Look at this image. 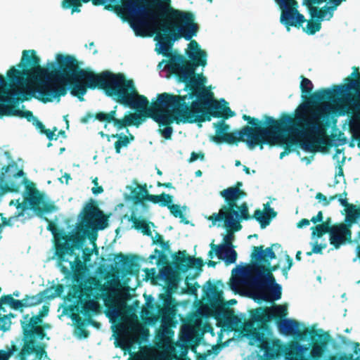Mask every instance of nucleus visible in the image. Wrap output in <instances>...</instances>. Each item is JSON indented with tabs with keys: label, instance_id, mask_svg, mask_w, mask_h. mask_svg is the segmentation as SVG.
Instances as JSON below:
<instances>
[{
	"label": "nucleus",
	"instance_id": "obj_40",
	"mask_svg": "<svg viewBox=\"0 0 360 360\" xmlns=\"http://www.w3.org/2000/svg\"><path fill=\"white\" fill-rule=\"evenodd\" d=\"M303 31L309 35H313L321 29V23L318 20L311 19L307 21L306 27H303Z\"/></svg>",
	"mask_w": 360,
	"mask_h": 360
},
{
	"label": "nucleus",
	"instance_id": "obj_42",
	"mask_svg": "<svg viewBox=\"0 0 360 360\" xmlns=\"http://www.w3.org/2000/svg\"><path fill=\"white\" fill-rule=\"evenodd\" d=\"M226 320L229 327H230L231 330H234L236 328L238 327L241 322L240 319L237 315H235L233 311L229 312Z\"/></svg>",
	"mask_w": 360,
	"mask_h": 360
},
{
	"label": "nucleus",
	"instance_id": "obj_16",
	"mask_svg": "<svg viewBox=\"0 0 360 360\" xmlns=\"http://www.w3.org/2000/svg\"><path fill=\"white\" fill-rule=\"evenodd\" d=\"M268 207L264 212L259 209L255 211L252 216H250L248 211V206L246 202H243L240 205H237L236 210L238 212V216H234V219L239 220H249L252 218L255 219L260 224L262 229L266 228L269 225L271 219L276 217L277 212L269 206V204L265 205V208Z\"/></svg>",
	"mask_w": 360,
	"mask_h": 360
},
{
	"label": "nucleus",
	"instance_id": "obj_18",
	"mask_svg": "<svg viewBox=\"0 0 360 360\" xmlns=\"http://www.w3.org/2000/svg\"><path fill=\"white\" fill-rule=\"evenodd\" d=\"M21 326L23 333L24 345L20 351L18 356L20 358V360H25L27 355L34 352V349L37 345L34 338L38 337L41 340H43L46 333L44 328H33L22 323H21Z\"/></svg>",
	"mask_w": 360,
	"mask_h": 360
},
{
	"label": "nucleus",
	"instance_id": "obj_64",
	"mask_svg": "<svg viewBox=\"0 0 360 360\" xmlns=\"http://www.w3.org/2000/svg\"><path fill=\"white\" fill-rule=\"evenodd\" d=\"M163 240V237L160 233H157L155 235V237L153 238V244H158L160 242Z\"/></svg>",
	"mask_w": 360,
	"mask_h": 360
},
{
	"label": "nucleus",
	"instance_id": "obj_47",
	"mask_svg": "<svg viewBox=\"0 0 360 360\" xmlns=\"http://www.w3.org/2000/svg\"><path fill=\"white\" fill-rule=\"evenodd\" d=\"M101 113H108L107 112L99 111L96 112L95 114L91 113V112H87L81 119L80 122L83 124H87L91 120H96L99 121V119L97 118V115Z\"/></svg>",
	"mask_w": 360,
	"mask_h": 360
},
{
	"label": "nucleus",
	"instance_id": "obj_22",
	"mask_svg": "<svg viewBox=\"0 0 360 360\" xmlns=\"http://www.w3.org/2000/svg\"><path fill=\"white\" fill-rule=\"evenodd\" d=\"M252 290L257 299L265 302L278 300L281 298L282 295L281 285L277 283L262 288L253 289Z\"/></svg>",
	"mask_w": 360,
	"mask_h": 360
},
{
	"label": "nucleus",
	"instance_id": "obj_58",
	"mask_svg": "<svg viewBox=\"0 0 360 360\" xmlns=\"http://www.w3.org/2000/svg\"><path fill=\"white\" fill-rule=\"evenodd\" d=\"M326 245H321V244H318V243L316 242L313 248H312V252H314V254H321L322 253V250L323 248H326Z\"/></svg>",
	"mask_w": 360,
	"mask_h": 360
},
{
	"label": "nucleus",
	"instance_id": "obj_27",
	"mask_svg": "<svg viewBox=\"0 0 360 360\" xmlns=\"http://www.w3.org/2000/svg\"><path fill=\"white\" fill-rule=\"evenodd\" d=\"M147 193L148 189L146 184L142 185L138 184L137 186L131 191V198L134 205L140 204L143 207L148 208V205L145 202Z\"/></svg>",
	"mask_w": 360,
	"mask_h": 360
},
{
	"label": "nucleus",
	"instance_id": "obj_63",
	"mask_svg": "<svg viewBox=\"0 0 360 360\" xmlns=\"http://www.w3.org/2000/svg\"><path fill=\"white\" fill-rule=\"evenodd\" d=\"M158 244L161 245L163 250L167 251V250H169L170 246H169V241H165L163 240L161 242H160Z\"/></svg>",
	"mask_w": 360,
	"mask_h": 360
},
{
	"label": "nucleus",
	"instance_id": "obj_50",
	"mask_svg": "<svg viewBox=\"0 0 360 360\" xmlns=\"http://www.w3.org/2000/svg\"><path fill=\"white\" fill-rule=\"evenodd\" d=\"M33 353H34L39 359H41L44 355L46 356L45 345L44 344L37 345Z\"/></svg>",
	"mask_w": 360,
	"mask_h": 360
},
{
	"label": "nucleus",
	"instance_id": "obj_55",
	"mask_svg": "<svg viewBox=\"0 0 360 360\" xmlns=\"http://www.w3.org/2000/svg\"><path fill=\"white\" fill-rule=\"evenodd\" d=\"M316 198L319 200L323 201V205L326 207L330 204V200H328L326 195H324L321 193H317L316 195Z\"/></svg>",
	"mask_w": 360,
	"mask_h": 360
},
{
	"label": "nucleus",
	"instance_id": "obj_41",
	"mask_svg": "<svg viewBox=\"0 0 360 360\" xmlns=\"http://www.w3.org/2000/svg\"><path fill=\"white\" fill-rule=\"evenodd\" d=\"M253 264H256V270H258V271H270V272H274L276 270H278L279 268H280V265L279 264H274V265H271V261H269L267 263L266 262H253Z\"/></svg>",
	"mask_w": 360,
	"mask_h": 360
},
{
	"label": "nucleus",
	"instance_id": "obj_10",
	"mask_svg": "<svg viewBox=\"0 0 360 360\" xmlns=\"http://www.w3.org/2000/svg\"><path fill=\"white\" fill-rule=\"evenodd\" d=\"M302 80L300 82V89L302 94V98L304 100H307V103L303 105H307L308 109L310 111H315L317 110H321L323 113H325V119L328 117V112H327L325 109L322 108H318L316 109H311L308 106V104L314 105L320 102H323L326 100L334 101L335 98L339 96L340 89H344L345 87L349 89H354L352 85H334L333 89L331 90L330 89H322L312 93V90L314 88L313 84L310 79L304 77V76H301Z\"/></svg>",
	"mask_w": 360,
	"mask_h": 360
},
{
	"label": "nucleus",
	"instance_id": "obj_39",
	"mask_svg": "<svg viewBox=\"0 0 360 360\" xmlns=\"http://www.w3.org/2000/svg\"><path fill=\"white\" fill-rule=\"evenodd\" d=\"M4 298H6L7 304L15 310H20L22 311V308H25V298L21 300H15L11 295H4Z\"/></svg>",
	"mask_w": 360,
	"mask_h": 360
},
{
	"label": "nucleus",
	"instance_id": "obj_14",
	"mask_svg": "<svg viewBox=\"0 0 360 360\" xmlns=\"http://www.w3.org/2000/svg\"><path fill=\"white\" fill-rule=\"evenodd\" d=\"M345 0H305V4L309 8L311 18L321 22L329 20L333 16V12L337 7Z\"/></svg>",
	"mask_w": 360,
	"mask_h": 360
},
{
	"label": "nucleus",
	"instance_id": "obj_12",
	"mask_svg": "<svg viewBox=\"0 0 360 360\" xmlns=\"http://www.w3.org/2000/svg\"><path fill=\"white\" fill-rule=\"evenodd\" d=\"M23 176V170L18 169L15 162L4 167L0 174V195L8 192H18L22 182L27 181L26 179L19 181Z\"/></svg>",
	"mask_w": 360,
	"mask_h": 360
},
{
	"label": "nucleus",
	"instance_id": "obj_29",
	"mask_svg": "<svg viewBox=\"0 0 360 360\" xmlns=\"http://www.w3.org/2000/svg\"><path fill=\"white\" fill-rule=\"evenodd\" d=\"M115 259H119L118 262L123 266L127 274L131 275L139 274V265L132 258L125 256L120 252L116 255Z\"/></svg>",
	"mask_w": 360,
	"mask_h": 360
},
{
	"label": "nucleus",
	"instance_id": "obj_57",
	"mask_svg": "<svg viewBox=\"0 0 360 360\" xmlns=\"http://www.w3.org/2000/svg\"><path fill=\"white\" fill-rule=\"evenodd\" d=\"M32 124L37 127V129L39 130L41 134L46 128L44 124L41 121H39L37 117L34 119Z\"/></svg>",
	"mask_w": 360,
	"mask_h": 360
},
{
	"label": "nucleus",
	"instance_id": "obj_4",
	"mask_svg": "<svg viewBox=\"0 0 360 360\" xmlns=\"http://www.w3.org/2000/svg\"><path fill=\"white\" fill-rule=\"evenodd\" d=\"M169 0H126L123 2V10L128 13L137 15L132 27L137 35L139 30L146 25L144 20L152 22L155 26V39L162 51L159 53L169 57V53L175 41L184 38L189 41L197 34L198 26L194 22V15L191 12L173 8L169 5Z\"/></svg>",
	"mask_w": 360,
	"mask_h": 360
},
{
	"label": "nucleus",
	"instance_id": "obj_54",
	"mask_svg": "<svg viewBox=\"0 0 360 360\" xmlns=\"http://www.w3.org/2000/svg\"><path fill=\"white\" fill-rule=\"evenodd\" d=\"M186 281L188 292L191 295L196 294L197 290L200 287V285L198 284V283H195V284L193 285V284L189 283L187 281V279L186 280Z\"/></svg>",
	"mask_w": 360,
	"mask_h": 360
},
{
	"label": "nucleus",
	"instance_id": "obj_26",
	"mask_svg": "<svg viewBox=\"0 0 360 360\" xmlns=\"http://www.w3.org/2000/svg\"><path fill=\"white\" fill-rule=\"evenodd\" d=\"M49 307L44 305L41 309L39 311V314L36 316H33L31 318L29 314H26L24 316V319L25 321H21V323L25 324L31 328H43L40 324L42 323V318L47 316L49 313Z\"/></svg>",
	"mask_w": 360,
	"mask_h": 360
},
{
	"label": "nucleus",
	"instance_id": "obj_2",
	"mask_svg": "<svg viewBox=\"0 0 360 360\" xmlns=\"http://www.w3.org/2000/svg\"><path fill=\"white\" fill-rule=\"evenodd\" d=\"M186 52L191 61L187 60L182 55L171 56L167 63V70L176 75L179 81L185 84L188 95H174L168 93L159 94L157 100L153 101V110L149 118L156 122L159 133L167 140L172 139L173 129L170 126L174 122L179 123H201L210 121L211 117L228 119L234 115L231 108L224 102V105L214 99L213 93L206 89V78L195 74V68L207 64V53L200 49L195 40L188 44Z\"/></svg>",
	"mask_w": 360,
	"mask_h": 360
},
{
	"label": "nucleus",
	"instance_id": "obj_17",
	"mask_svg": "<svg viewBox=\"0 0 360 360\" xmlns=\"http://www.w3.org/2000/svg\"><path fill=\"white\" fill-rule=\"evenodd\" d=\"M287 315V308L283 305H275L271 307H258L251 311L250 316L253 321L260 325L266 324L272 319L278 321Z\"/></svg>",
	"mask_w": 360,
	"mask_h": 360
},
{
	"label": "nucleus",
	"instance_id": "obj_56",
	"mask_svg": "<svg viewBox=\"0 0 360 360\" xmlns=\"http://www.w3.org/2000/svg\"><path fill=\"white\" fill-rule=\"evenodd\" d=\"M92 255V250L88 248L83 250V259L85 263L90 261L91 256Z\"/></svg>",
	"mask_w": 360,
	"mask_h": 360
},
{
	"label": "nucleus",
	"instance_id": "obj_51",
	"mask_svg": "<svg viewBox=\"0 0 360 360\" xmlns=\"http://www.w3.org/2000/svg\"><path fill=\"white\" fill-rule=\"evenodd\" d=\"M200 159V160H204L205 159V153L202 151L199 153L192 152L188 159L189 162H193L197 160Z\"/></svg>",
	"mask_w": 360,
	"mask_h": 360
},
{
	"label": "nucleus",
	"instance_id": "obj_3",
	"mask_svg": "<svg viewBox=\"0 0 360 360\" xmlns=\"http://www.w3.org/2000/svg\"><path fill=\"white\" fill-rule=\"evenodd\" d=\"M325 116L321 110L310 111L307 105H300L293 115L283 112L278 120L264 115L266 127L252 129L247 125L232 133L228 132L229 125L221 120L213 124L216 134L210 139L217 144L245 142L251 149L257 146L263 149L264 144H279L291 147L298 145L311 153L323 151L322 146H332L326 136L329 122H324Z\"/></svg>",
	"mask_w": 360,
	"mask_h": 360
},
{
	"label": "nucleus",
	"instance_id": "obj_34",
	"mask_svg": "<svg viewBox=\"0 0 360 360\" xmlns=\"http://www.w3.org/2000/svg\"><path fill=\"white\" fill-rule=\"evenodd\" d=\"M330 219L328 218L327 221L322 222L321 224L312 226V236L321 238L327 233H330L332 230V228L333 227L330 225Z\"/></svg>",
	"mask_w": 360,
	"mask_h": 360
},
{
	"label": "nucleus",
	"instance_id": "obj_8",
	"mask_svg": "<svg viewBox=\"0 0 360 360\" xmlns=\"http://www.w3.org/2000/svg\"><path fill=\"white\" fill-rule=\"evenodd\" d=\"M149 101L146 105H137L131 106L127 105L140 110V113H131L125 114L122 119L116 117L117 115V106L114 107V109L108 112V113H101L97 115V118L99 119V122L104 123V127L106 128L108 124L112 123L113 126L117 129L121 130L129 126H135L139 127L140 124L143 122L146 118H149V115L151 114L153 110V103L151 105L148 107Z\"/></svg>",
	"mask_w": 360,
	"mask_h": 360
},
{
	"label": "nucleus",
	"instance_id": "obj_35",
	"mask_svg": "<svg viewBox=\"0 0 360 360\" xmlns=\"http://www.w3.org/2000/svg\"><path fill=\"white\" fill-rule=\"evenodd\" d=\"M98 304L96 302L92 300L85 301L82 304L81 306V313L85 317H88V321L94 325V322L91 319V314L96 312L97 310Z\"/></svg>",
	"mask_w": 360,
	"mask_h": 360
},
{
	"label": "nucleus",
	"instance_id": "obj_48",
	"mask_svg": "<svg viewBox=\"0 0 360 360\" xmlns=\"http://www.w3.org/2000/svg\"><path fill=\"white\" fill-rule=\"evenodd\" d=\"M167 206L174 217L179 218L184 217V214L181 210L179 205L174 204L171 205V203H169Z\"/></svg>",
	"mask_w": 360,
	"mask_h": 360
},
{
	"label": "nucleus",
	"instance_id": "obj_30",
	"mask_svg": "<svg viewBox=\"0 0 360 360\" xmlns=\"http://www.w3.org/2000/svg\"><path fill=\"white\" fill-rule=\"evenodd\" d=\"M190 257L186 251H179L173 255L172 258L175 267L182 271H186L189 268Z\"/></svg>",
	"mask_w": 360,
	"mask_h": 360
},
{
	"label": "nucleus",
	"instance_id": "obj_59",
	"mask_svg": "<svg viewBox=\"0 0 360 360\" xmlns=\"http://www.w3.org/2000/svg\"><path fill=\"white\" fill-rule=\"evenodd\" d=\"M18 350V347L15 345L13 344L11 347V348H9L7 351L4 350V354H8V359H9V358L13 355V354L16 352Z\"/></svg>",
	"mask_w": 360,
	"mask_h": 360
},
{
	"label": "nucleus",
	"instance_id": "obj_21",
	"mask_svg": "<svg viewBox=\"0 0 360 360\" xmlns=\"http://www.w3.org/2000/svg\"><path fill=\"white\" fill-rule=\"evenodd\" d=\"M228 234L224 238V244L216 246L217 256L219 259L224 261L226 265L233 264L237 259V252L233 249L232 240L233 239V231H228Z\"/></svg>",
	"mask_w": 360,
	"mask_h": 360
},
{
	"label": "nucleus",
	"instance_id": "obj_9",
	"mask_svg": "<svg viewBox=\"0 0 360 360\" xmlns=\"http://www.w3.org/2000/svg\"><path fill=\"white\" fill-rule=\"evenodd\" d=\"M160 273L165 278V292L159 295V299L162 301V304L156 306L159 317L163 323H167L172 320L176 314V300L172 295L178 288V279L175 274L170 269L160 270Z\"/></svg>",
	"mask_w": 360,
	"mask_h": 360
},
{
	"label": "nucleus",
	"instance_id": "obj_61",
	"mask_svg": "<svg viewBox=\"0 0 360 360\" xmlns=\"http://www.w3.org/2000/svg\"><path fill=\"white\" fill-rule=\"evenodd\" d=\"M216 246H219L218 245H214L213 243H212L210 244V248H211V250L209 251L208 252V256L210 257V258H213L214 257V253L217 255V248Z\"/></svg>",
	"mask_w": 360,
	"mask_h": 360
},
{
	"label": "nucleus",
	"instance_id": "obj_60",
	"mask_svg": "<svg viewBox=\"0 0 360 360\" xmlns=\"http://www.w3.org/2000/svg\"><path fill=\"white\" fill-rule=\"evenodd\" d=\"M310 221L307 219H302L297 224V228H303L304 226H307L309 225Z\"/></svg>",
	"mask_w": 360,
	"mask_h": 360
},
{
	"label": "nucleus",
	"instance_id": "obj_5",
	"mask_svg": "<svg viewBox=\"0 0 360 360\" xmlns=\"http://www.w3.org/2000/svg\"><path fill=\"white\" fill-rule=\"evenodd\" d=\"M108 226V217L99 209L96 202L91 200L82 212L81 221L76 226V233H62L56 242V255L61 273L65 278L72 276L78 281L86 269L79 254L75 252L83 245L87 231L103 230Z\"/></svg>",
	"mask_w": 360,
	"mask_h": 360
},
{
	"label": "nucleus",
	"instance_id": "obj_31",
	"mask_svg": "<svg viewBox=\"0 0 360 360\" xmlns=\"http://www.w3.org/2000/svg\"><path fill=\"white\" fill-rule=\"evenodd\" d=\"M130 221L132 222L133 227L135 229L141 231V232L146 236H152L150 224L153 226L154 224L153 222L148 221L145 219H140L133 215L131 217Z\"/></svg>",
	"mask_w": 360,
	"mask_h": 360
},
{
	"label": "nucleus",
	"instance_id": "obj_7",
	"mask_svg": "<svg viewBox=\"0 0 360 360\" xmlns=\"http://www.w3.org/2000/svg\"><path fill=\"white\" fill-rule=\"evenodd\" d=\"M5 84L4 77L0 75V86ZM36 85L32 90L13 88L11 91L5 92L4 96L0 97V117L16 116L25 118L29 122H33L36 118L32 111L21 110L18 108L19 102L30 100L32 97L39 96V93L34 91Z\"/></svg>",
	"mask_w": 360,
	"mask_h": 360
},
{
	"label": "nucleus",
	"instance_id": "obj_38",
	"mask_svg": "<svg viewBox=\"0 0 360 360\" xmlns=\"http://www.w3.org/2000/svg\"><path fill=\"white\" fill-rule=\"evenodd\" d=\"M112 138H117V141L115 142L114 147L115 153H120L122 148L127 147L129 145V139L127 136L123 134H111Z\"/></svg>",
	"mask_w": 360,
	"mask_h": 360
},
{
	"label": "nucleus",
	"instance_id": "obj_32",
	"mask_svg": "<svg viewBox=\"0 0 360 360\" xmlns=\"http://www.w3.org/2000/svg\"><path fill=\"white\" fill-rule=\"evenodd\" d=\"M146 200L154 204L160 203L161 206H166L172 202V196L165 193L160 195H152L147 193Z\"/></svg>",
	"mask_w": 360,
	"mask_h": 360
},
{
	"label": "nucleus",
	"instance_id": "obj_24",
	"mask_svg": "<svg viewBox=\"0 0 360 360\" xmlns=\"http://www.w3.org/2000/svg\"><path fill=\"white\" fill-rule=\"evenodd\" d=\"M170 321L171 320L167 322V323H169ZM161 322L163 325L158 331L155 335V339L157 340V345L159 347H164L170 343L172 338L174 335V331L168 326H165L166 323H163L162 321Z\"/></svg>",
	"mask_w": 360,
	"mask_h": 360
},
{
	"label": "nucleus",
	"instance_id": "obj_37",
	"mask_svg": "<svg viewBox=\"0 0 360 360\" xmlns=\"http://www.w3.org/2000/svg\"><path fill=\"white\" fill-rule=\"evenodd\" d=\"M352 69H353L352 73L351 74V75L349 77H348L346 79V80L348 81L349 83L348 84H346L345 86L352 85L354 87V89H349V88H347V87H345L342 89H340V93L339 94V95H343L347 91V90H355L356 86H358L359 84V79H354L352 78L353 77H356L360 79L359 68L358 67L354 66L352 68Z\"/></svg>",
	"mask_w": 360,
	"mask_h": 360
},
{
	"label": "nucleus",
	"instance_id": "obj_53",
	"mask_svg": "<svg viewBox=\"0 0 360 360\" xmlns=\"http://www.w3.org/2000/svg\"><path fill=\"white\" fill-rule=\"evenodd\" d=\"M57 128L56 127H53V130L45 128V129L43 131L41 134H45L49 141H51L53 139L56 140L57 137L54 138L55 132Z\"/></svg>",
	"mask_w": 360,
	"mask_h": 360
},
{
	"label": "nucleus",
	"instance_id": "obj_28",
	"mask_svg": "<svg viewBox=\"0 0 360 360\" xmlns=\"http://www.w3.org/2000/svg\"><path fill=\"white\" fill-rule=\"evenodd\" d=\"M310 334H315L316 335H318L321 340L323 338L321 344L314 343L310 351L311 358L314 360H319L323 355V347L327 344L330 338V335L328 333L319 335L316 331L315 333H311Z\"/></svg>",
	"mask_w": 360,
	"mask_h": 360
},
{
	"label": "nucleus",
	"instance_id": "obj_23",
	"mask_svg": "<svg viewBox=\"0 0 360 360\" xmlns=\"http://www.w3.org/2000/svg\"><path fill=\"white\" fill-rule=\"evenodd\" d=\"M281 247V245L279 243H274L265 249H264V245L253 246L250 255L251 260L254 262H266L268 264L269 261L276 258L274 248L277 250Z\"/></svg>",
	"mask_w": 360,
	"mask_h": 360
},
{
	"label": "nucleus",
	"instance_id": "obj_1",
	"mask_svg": "<svg viewBox=\"0 0 360 360\" xmlns=\"http://www.w3.org/2000/svg\"><path fill=\"white\" fill-rule=\"evenodd\" d=\"M56 59L58 68L51 62L49 65L52 70H49L40 65V58L34 50H24L18 67H30V69L19 70L12 67L6 76L13 84L20 82L24 76L31 75L46 78V80L38 82L34 89V91L39 93L35 98L44 103L66 95V85L69 86L71 94L80 101L84 100L88 88H98L123 105L144 106L148 103V98L139 94L133 80L127 79L122 73L104 71L96 74L90 70L82 69L77 60L71 55L58 53Z\"/></svg>",
	"mask_w": 360,
	"mask_h": 360
},
{
	"label": "nucleus",
	"instance_id": "obj_44",
	"mask_svg": "<svg viewBox=\"0 0 360 360\" xmlns=\"http://www.w3.org/2000/svg\"><path fill=\"white\" fill-rule=\"evenodd\" d=\"M72 319L75 320L79 324L77 326V330H79V335L84 338H86L89 336V333L83 327V322L81 318L78 315H73Z\"/></svg>",
	"mask_w": 360,
	"mask_h": 360
},
{
	"label": "nucleus",
	"instance_id": "obj_49",
	"mask_svg": "<svg viewBox=\"0 0 360 360\" xmlns=\"http://www.w3.org/2000/svg\"><path fill=\"white\" fill-rule=\"evenodd\" d=\"M204 265V262L202 258H195L190 257L189 268H195L201 269Z\"/></svg>",
	"mask_w": 360,
	"mask_h": 360
},
{
	"label": "nucleus",
	"instance_id": "obj_52",
	"mask_svg": "<svg viewBox=\"0 0 360 360\" xmlns=\"http://www.w3.org/2000/svg\"><path fill=\"white\" fill-rule=\"evenodd\" d=\"M154 252L155 253H158V264H165L167 263V257L163 252L158 250L157 248L155 249Z\"/></svg>",
	"mask_w": 360,
	"mask_h": 360
},
{
	"label": "nucleus",
	"instance_id": "obj_13",
	"mask_svg": "<svg viewBox=\"0 0 360 360\" xmlns=\"http://www.w3.org/2000/svg\"><path fill=\"white\" fill-rule=\"evenodd\" d=\"M256 264H252L242 270V280L252 290L262 288L276 283L272 272L256 270Z\"/></svg>",
	"mask_w": 360,
	"mask_h": 360
},
{
	"label": "nucleus",
	"instance_id": "obj_25",
	"mask_svg": "<svg viewBox=\"0 0 360 360\" xmlns=\"http://www.w3.org/2000/svg\"><path fill=\"white\" fill-rule=\"evenodd\" d=\"M207 287L203 288L204 295L207 297H212L211 305L212 307L219 306L223 303L221 297L222 291L219 290L217 287L210 281L207 282Z\"/></svg>",
	"mask_w": 360,
	"mask_h": 360
},
{
	"label": "nucleus",
	"instance_id": "obj_46",
	"mask_svg": "<svg viewBox=\"0 0 360 360\" xmlns=\"http://www.w3.org/2000/svg\"><path fill=\"white\" fill-rule=\"evenodd\" d=\"M242 118L247 121L248 124H251L252 127H250L252 129H258L260 127H264L262 126V123L257 118L251 117L249 115H243Z\"/></svg>",
	"mask_w": 360,
	"mask_h": 360
},
{
	"label": "nucleus",
	"instance_id": "obj_36",
	"mask_svg": "<svg viewBox=\"0 0 360 360\" xmlns=\"http://www.w3.org/2000/svg\"><path fill=\"white\" fill-rule=\"evenodd\" d=\"M345 238L340 233L337 226H334L330 233V243L335 248L338 249L345 243Z\"/></svg>",
	"mask_w": 360,
	"mask_h": 360
},
{
	"label": "nucleus",
	"instance_id": "obj_43",
	"mask_svg": "<svg viewBox=\"0 0 360 360\" xmlns=\"http://www.w3.org/2000/svg\"><path fill=\"white\" fill-rule=\"evenodd\" d=\"M352 224H350L351 226ZM338 229L340 230V233L342 235L343 238H345V241H347L348 243H351L352 242V231L349 229V224H339L337 225Z\"/></svg>",
	"mask_w": 360,
	"mask_h": 360
},
{
	"label": "nucleus",
	"instance_id": "obj_15",
	"mask_svg": "<svg viewBox=\"0 0 360 360\" xmlns=\"http://www.w3.org/2000/svg\"><path fill=\"white\" fill-rule=\"evenodd\" d=\"M279 8L281 9L280 22L288 32L291 27L300 28L307 21L304 15L298 11V3L295 0H289L279 6Z\"/></svg>",
	"mask_w": 360,
	"mask_h": 360
},
{
	"label": "nucleus",
	"instance_id": "obj_45",
	"mask_svg": "<svg viewBox=\"0 0 360 360\" xmlns=\"http://www.w3.org/2000/svg\"><path fill=\"white\" fill-rule=\"evenodd\" d=\"M195 333V328L192 325H184L181 328L182 336L186 339H191Z\"/></svg>",
	"mask_w": 360,
	"mask_h": 360
},
{
	"label": "nucleus",
	"instance_id": "obj_20",
	"mask_svg": "<svg viewBox=\"0 0 360 360\" xmlns=\"http://www.w3.org/2000/svg\"><path fill=\"white\" fill-rule=\"evenodd\" d=\"M276 325L281 334L293 335L299 340H304L309 333H315V330H309L307 328H305L303 331L300 330V323L294 319H278Z\"/></svg>",
	"mask_w": 360,
	"mask_h": 360
},
{
	"label": "nucleus",
	"instance_id": "obj_33",
	"mask_svg": "<svg viewBox=\"0 0 360 360\" xmlns=\"http://www.w3.org/2000/svg\"><path fill=\"white\" fill-rule=\"evenodd\" d=\"M27 202L25 201V203ZM18 209L21 208L22 211L16 213L15 215L11 216L8 218L5 217L3 216V214H1V223L4 226H13L14 225L15 221H18L19 217L23 215V211L25 210L27 207L25 205V204L20 203L18 201V205L16 206Z\"/></svg>",
	"mask_w": 360,
	"mask_h": 360
},
{
	"label": "nucleus",
	"instance_id": "obj_6",
	"mask_svg": "<svg viewBox=\"0 0 360 360\" xmlns=\"http://www.w3.org/2000/svg\"><path fill=\"white\" fill-rule=\"evenodd\" d=\"M220 195L224 198L226 205L222 206L219 213H213L207 217V219L212 222L213 225L217 221H224V227L226 230L238 231L242 229L239 220L234 219V216H238V212L236 210L237 201L247 196V193L237 188H227L220 192Z\"/></svg>",
	"mask_w": 360,
	"mask_h": 360
},
{
	"label": "nucleus",
	"instance_id": "obj_19",
	"mask_svg": "<svg viewBox=\"0 0 360 360\" xmlns=\"http://www.w3.org/2000/svg\"><path fill=\"white\" fill-rule=\"evenodd\" d=\"M64 291V286L62 284L52 285L35 295H26L25 298V308L37 306L45 300H53L60 297Z\"/></svg>",
	"mask_w": 360,
	"mask_h": 360
},
{
	"label": "nucleus",
	"instance_id": "obj_62",
	"mask_svg": "<svg viewBox=\"0 0 360 360\" xmlns=\"http://www.w3.org/2000/svg\"><path fill=\"white\" fill-rule=\"evenodd\" d=\"M91 191L94 195H98L103 192V188L101 186H96L92 188Z\"/></svg>",
	"mask_w": 360,
	"mask_h": 360
},
{
	"label": "nucleus",
	"instance_id": "obj_11",
	"mask_svg": "<svg viewBox=\"0 0 360 360\" xmlns=\"http://www.w3.org/2000/svg\"><path fill=\"white\" fill-rule=\"evenodd\" d=\"M24 200L29 204L30 209L40 217H42V214L44 213H51L57 210V207L53 202L44 201V195L36 188L35 184L32 182L26 185ZM43 219L49 223L48 230L55 234L56 231L55 224L46 217H43Z\"/></svg>",
	"mask_w": 360,
	"mask_h": 360
}]
</instances>
